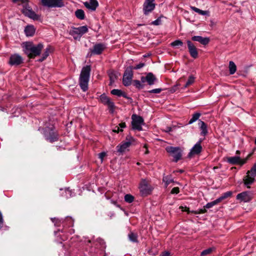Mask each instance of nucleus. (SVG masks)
Wrapping results in <instances>:
<instances>
[{
  "instance_id": "1",
  "label": "nucleus",
  "mask_w": 256,
  "mask_h": 256,
  "mask_svg": "<svg viewBox=\"0 0 256 256\" xmlns=\"http://www.w3.org/2000/svg\"><path fill=\"white\" fill-rule=\"evenodd\" d=\"M24 48L25 53L30 58H33L40 55L44 46L41 43L34 45L31 42H26L24 44Z\"/></svg>"
},
{
  "instance_id": "2",
  "label": "nucleus",
  "mask_w": 256,
  "mask_h": 256,
  "mask_svg": "<svg viewBox=\"0 0 256 256\" xmlns=\"http://www.w3.org/2000/svg\"><path fill=\"white\" fill-rule=\"evenodd\" d=\"M90 70L91 68L90 66L83 67L81 70L79 78V84L84 92L86 91L88 89Z\"/></svg>"
},
{
  "instance_id": "3",
  "label": "nucleus",
  "mask_w": 256,
  "mask_h": 256,
  "mask_svg": "<svg viewBox=\"0 0 256 256\" xmlns=\"http://www.w3.org/2000/svg\"><path fill=\"white\" fill-rule=\"evenodd\" d=\"M88 32V28L86 26L78 28L72 27L69 31V34L71 35L74 40H80L82 36Z\"/></svg>"
},
{
  "instance_id": "4",
  "label": "nucleus",
  "mask_w": 256,
  "mask_h": 256,
  "mask_svg": "<svg viewBox=\"0 0 256 256\" xmlns=\"http://www.w3.org/2000/svg\"><path fill=\"white\" fill-rule=\"evenodd\" d=\"M44 136L46 139L50 142H56L58 140V134L54 130V127H46L44 130Z\"/></svg>"
},
{
  "instance_id": "5",
  "label": "nucleus",
  "mask_w": 256,
  "mask_h": 256,
  "mask_svg": "<svg viewBox=\"0 0 256 256\" xmlns=\"http://www.w3.org/2000/svg\"><path fill=\"white\" fill-rule=\"evenodd\" d=\"M256 176V162L254 164L250 170L248 171L246 176L244 178V184L248 188H250V185L252 184Z\"/></svg>"
},
{
  "instance_id": "6",
  "label": "nucleus",
  "mask_w": 256,
  "mask_h": 256,
  "mask_svg": "<svg viewBox=\"0 0 256 256\" xmlns=\"http://www.w3.org/2000/svg\"><path fill=\"white\" fill-rule=\"evenodd\" d=\"M132 125L134 130H142V126L144 124L143 118L136 114H132Z\"/></svg>"
},
{
  "instance_id": "7",
  "label": "nucleus",
  "mask_w": 256,
  "mask_h": 256,
  "mask_svg": "<svg viewBox=\"0 0 256 256\" xmlns=\"http://www.w3.org/2000/svg\"><path fill=\"white\" fill-rule=\"evenodd\" d=\"M166 151L174 158V161L177 162L182 158V150L179 147L167 146Z\"/></svg>"
},
{
  "instance_id": "8",
  "label": "nucleus",
  "mask_w": 256,
  "mask_h": 256,
  "mask_svg": "<svg viewBox=\"0 0 256 256\" xmlns=\"http://www.w3.org/2000/svg\"><path fill=\"white\" fill-rule=\"evenodd\" d=\"M254 198V193L251 191H245L236 195V198L240 202H248Z\"/></svg>"
},
{
  "instance_id": "9",
  "label": "nucleus",
  "mask_w": 256,
  "mask_h": 256,
  "mask_svg": "<svg viewBox=\"0 0 256 256\" xmlns=\"http://www.w3.org/2000/svg\"><path fill=\"white\" fill-rule=\"evenodd\" d=\"M132 137L130 136L126 138V141L122 142L119 145L116 146L117 152L120 154H122L124 152L128 150V148L132 144Z\"/></svg>"
},
{
  "instance_id": "10",
  "label": "nucleus",
  "mask_w": 256,
  "mask_h": 256,
  "mask_svg": "<svg viewBox=\"0 0 256 256\" xmlns=\"http://www.w3.org/2000/svg\"><path fill=\"white\" fill-rule=\"evenodd\" d=\"M64 0H42V4L49 8H62L64 6Z\"/></svg>"
},
{
  "instance_id": "11",
  "label": "nucleus",
  "mask_w": 256,
  "mask_h": 256,
  "mask_svg": "<svg viewBox=\"0 0 256 256\" xmlns=\"http://www.w3.org/2000/svg\"><path fill=\"white\" fill-rule=\"evenodd\" d=\"M133 77V72L128 67L126 68L124 74L122 83L124 86H128L131 84Z\"/></svg>"
},
{
  "instance_id": "12",
  "label": "nucleus",
  "mask_w": 256,
  "mask_h": 256,
  "mask_svg": "<svg viewBox=\"0 0 256 256\" xmlns=\"http://www.w3.org/2000/svg\"><path fill=\"white\" fill-rule=\"evenodd\" d=\"M22 12L28 18L34 20H38L40 18V16L35 13L32 9L26 4L24 6L22 10Z\"/></svg>"
},
{
  "instance_id": "13",
  "label": "nucleus",
  "mask_w": 256,
  "mask_h": 256,
  "mask_svg": "<svg viewBox=\"0 0 256 256\" xmlns=\"http://www.w3.org/2000/svg\"><path fill=\"white\" fill-rule=\"evenodd\" d=\"M139 188L142 194L147 195L152 191L151 186L148 184V181L146 179H143L141 180Z\"/></svg>"
},
{
  "instance_id": "14",
  "label": "nucleus",
  "mask_w": 256,
  "mask_h": 256,
  "mask_svg": "<svg viewBox=\"0 0 256 256\" xmlns=\"http://www.w3.org/2000/svg\"><path fill=\"white\" fill-rule=\"evenodd\" d=\"M100 100L102 103L106 105L112 112H114V104L108 96L104 94H101L100 96Z\"/></svg>"
},
{
  "instance_id": "15",
  "label": "nucleus",
  "mask_w": 256,
  "mask_h": 256,
  "mask_svg": "<svg viewBox=\"0 0 256 256\" xmlns=\"http://www.w3.org/2000/svg\"><path fill=\"white\" fill-rule=\"evenodd\" d=\"M154 0H146L143 5V11L145 15H148L155 8Z\"/></svg>"
},
{
  "instance_id": "16",
  "label": "nucleus",
  "mask_w": 256,
  "mask_h": 256,
  "mask_svg": "<svg viewBox=\"0 0 256 256\" xmlns=\"http://www.w3.org/2000/svg\"><path fill=\"white\" fill-rule=\"evenodd\" d=\"M22 58L17 54H14L10 56L8 64L10 66H17L23 62Z\"/></svg>"
},
{
  "instance_id": "17",
  "label": "nucleus",
  "mask_w": 256,
  "mask_h": 256,
  "mask_svg": "<svg viewBox=\"0 0 256 256\" xmlns=\"http://www.w3.org/2000/svg\"><path fill=\"white\" fill-rule=\"evenodd\" d=\"M202 139L200 138L199 140L194 146L191 148L190 152L188 154V156L192 157L193 156L198 154L202 150V146L201 143Z\"/></svg>"
},
{
  "instance_id": "18",
  "label": "nucleus",
  "mask_w": 256,
  "mask_h": 256,
  "mask_svg": "<svg viewBox=\"0 0 256 256\" xmlns=\"http://www.w3.org/2000/svg\"><path fill=\"white\" fill-rule=\"evenodd\" d=\"M106 48V45L103 43L96 44L94 46L93 48L90 49L92 54H100Z\"/></svg>"
},
{
  "instance_id": "19",
  "label": "nucleus",
  "mask_w": 256,
  "mask_h": 256,
  "mask_svg": "<svg viewBox=\"0 0 256 256\" xmlns=\"http://www.w3.org/2000/svg\"><path fill=\"white\" fill-rule=\"evenodd\" d=\"M186 43L188 44V48L190 56L194 58H197L198 56V52L196 46L191 41L189 40L186 41Z\"/></svg>"
},
{
  "instance_id": "20",
  "label": "nucleus",
  "mask_w": 256,
  "mask_h": 256,
  "mask_svg": "<svg viewBox=\"0 0 256 256\" xmlns=\"http://www.w3.org/2000/svg\"><path fill=\"white\" fill-rule=\"evenodd\" d=\"M248 158L242 160L238 156H234L228 158V162L232 164H240L242 165L246 162Z\"/></svg>"
},
{
  "instance_id": "21",
  "label": "nucleus",
  "mask_w": 256,
  "mask_h": 256,
  "mask_svg": "<svg viewBox=\"0 0 256 256\" xmlns=\"http://www.w3.org/2000/svg\"><path fill=\"white\" fill-rule=\"evenodd\" d=\"M84 4L86 8L92 11H94L98 6L97 0H90L89 2H84Z\"/></svg>"
},
{
  "instance_id": "22",
  "label": "nucleus",
  "mask_w": 256,
  "mask_h": 256,
  "mask_svg": "<svg viewBox=\"0 0 256 256\" xmlns=\"http://www.w3.org/2000/svg\"><path fill=\"white\" fill-rule=\"evenodd\" d=\"M192 40L194 41L198 42L203 45H206L210 42V39L208 38H203L198 36H192Z\"/></svg>"
},
{
  "instance_id": "23",
  "label": "nucleus",
  "mask_w": 256,
  "mask_h": 256,
  "mask_svg": "<svg viewBox=\"0 0 256 256\" xmlns=\"http://www.w3.org/2000/svg\"><path fill=\"white\" fill-rule=\"evenodd\" d=\"M36 32V28L32 25L27 26L24 28V32L27 36H32Z\"/></svg>"
},
{
  "instance_id": "24",
  "label": "nucleus",
  "mask_w": 256,
  "mask_h": 256,
  "mask_svg": "<svg viewBox=\"0 0 256 256\" xmlns=\"http://www.w3.org/2000/svg\"><path fill=\"white\" fill-rule=\"evenodd\" d=\"M198 124L201 131L200 134L203 136L206 135L208 132L207 126L205 122L202 120H199Z\"/></svg>"
},
{
  "instance_id": "25",
  "label": "nucleus",
  "mask_w": 256,
  "mask_h": 256,
  "mask_svg": "<svg viewBox=\"0 0 256 256\" xmlns=\"http://www.w3.org/2000/svg\"><path fill=\"white\" fill-rule=\"evenodd\" d=\"M146 82L149 85H152L156 80V76L152 72L148 73L146 76Z\"/></svg>"
},
{
  "instance_id": "26",
  "label": "nucleus",
  "mask_w": 256,
  "mask_h": 256,
  "mask_svg": "<svg viewBox=\"0 0 256 256\" xmlns=\"http://www.w3.org/2000/svg\"><path fill=\"white\" fill-rule=\"evenodd\" d=\"M76 16L80 20H83L85 18V14L84 11L82 9H78L75 12Z\"/></svg>"
},
{
  "instance_id": "27",
  "label": "nucleus",
  "mask_w": 256,
  "mask_h": 256,
  "mask_svg": "<svg viewBox=\"0 0 256 256\" xmlns=\"http://www.w3.org/2000/svg\"><path fill=\"white\" fill-rule=\"evenodd\" d=\"M110 80V84H112L117 78V74L114 70L110 71L108 73Z\"/></svg>"
},
{
  "instance_id": "28",
  "label": "nucleus",
  "mask_w": 256,
  "mask_h": 256,
  "mask_svg": "<svg viewBox=\"0 0 256 256\" xmlns=\"http://www.w3.org/2000/svg\"><path fill=\"white\" fill-rule=\"evenodd\" d=\"M111 94L113 95L117 96H124L126 98V94L124 92L120 90L114 89L111 91Z\"/></svg>"
},
{
  "instance_id": "29",
  "label": "nucleus",
  "mask_w": 256,
  "mask_h": 256,
  "mask_svg": "<svg viewBox=\"0 0 256 256\" xmlns=\"http://www.w3.org/2000/svg\"><path fill=\"white\" fill-rule=\"evenodd\" d=\"M229 71L230 74H234L236 70V66L234 62L232 61H230L229 62Z\"/></svg>"
},
{
  "instance_id": "30",
  "label": "nucleus",
  "mask_w": 256,
  "mask_h": 256,
  "mask_svg": "<svg viewBox=\"0 0 256 256\" xmlns=\"http://www.w3.org/2000/svg\"><path fill=\"white\" fill-rule=\"evenodd\" d=\"M201 116V114L200 112H195L194 114L192 116V118H190V120L188 122V124H193L194 122H196L197 120H198L200 117Z\"/></svg>"
},
{
  "instance_id": "31",
  "label": "nucleus",
  "mask_w": 256,
  "mask_h": 256,
  "mask_svg": "<svg viewBox=\"0 0 256 256\" xmlns=\"http://www.w3.org/2000/svg\"><path fill=\"white\" fill-rule=\"evenodd\" d=\"M128 238L130 241L133 242H138V234L133 232H130L128 234Z\"/></svg>"
},
{
  "instance_id": "32",
  "label": "nucleus",
  "mask_w": 256,
  "mask_h": 256,
  "mask_svg": "<svg viewBox=\"0 0 256 256\" xmlns=\"http://www.w3.org/2000/svg\"><path fill=\"white\" fill-rule=\"evenodd\" d=\"M215 250H216V248L214 247L209 248L206 250H202L201 252L200 256H205L206 255L210 254L213 252H214Z\"/></svg>"
},
{
  "instance_id": "33",
  "label": "nucleus",
  "mask_w": 256,
  "mask_h": 256,
  "mask_svg": "<svg viewBox=\"0 0 256 256\" xmlns=\"http://www.w3.org/2000/svg\"><path fill=\"white\" fill-rule=\"evenodd\" d=\"M50 47L46 48L45 50L44 53L42 54V58L38 60L39 62H42L44 61L46 58L49 56L50 53Z\"/></svg>"
},
{
  "instance_id": "34",
  "label": "nucleus",
  "mask_w": 256,
  "mask_h": 256,
  "mask_svg": "<svg viewBox=\"0 0 256 256\" xmlns=\"http://www.w3.org/2000/svg\"><path fill=\"white\" fill-rule=\"evenodd\" d=\"M166 187H167L170 183L174 182L173 179L170 176H164L162 179Z\"/></svg>"
},
{
  "instance_id": "35",
  "label": "nucleus",
  "mask_w": 256,
  "mask_h": 256,
  "mask_svg": "<svg viewBox=\"0 0 256 256\" xmlns=\"http://www.w3.org/2000/svg\"><path fill=\"white\" fill-rule=\"evenodd\" d=\"M190 8L193 11L198 13L202 15V16L207 15L208 14V11L201 10L195 6H190Z\"/></svg>"
},
{
  "instance_id": "36",
  "label": "nucleus",
  "mask_w": 256,
  "mask_h": 256,
  "mask_svg": "<svg viewBox=\"0 0 256 256\" xmlns=\"http://www.w3.org/2000/svg\"><path fill=\"white\" fill-rule=\"evenodd\" d=\"M232 195V192L230 191L227 192H226L224 193L220 197L218 198V200L219 202H222V200L228 198V197H230Z\"/></svg>"
},
{
  "instance_id": "37",
  "label": "nucleus",
  "mask_w": 256,
  "mask_h": 256,
  "mask_svg": "<svg viewBox=\"0 0 256 256\" xmlns=\"http://www.w3.org/2000/svg\"><path fill=\"white\" fill-rule=\"evenodd\" d=\"M195 78L193 76H190L188 78V79L185 85L184 86V88H187L190 85L192 84L194 82Z\"/></svg>"
},
{
  "instance_id": "38",
  "label": "nucleus",
  "mask_w": 256,
  "mask_h": 256,
  "mask_svg": "<svg viewBox=\"0 0 256 256\" xmlns=\"http://www.w3.org/2000/svg\"><path fill=\"white\" fill-rule=\"evenodd\" d=\"M218 203H219L218 200V199H216V200H214L212 202H208L207 204H206V205L204 207L206 208H212L214 206L217 204Z\"/></svg>"
},
{
  "instance_id": "39",
  "label": "nucleus",
  "mask_w": 256,
  "mask_h": 256,
  "mask_svg": "<svg viewBox=\"0 0 256 256\" xmlns=\"http://www.w3.org/2000/svg\"><path fill=\"white\" fill-rule=\"evenodd\" d=\"M170 45L173 47L182 46L183 42L181 40H177L172 42Z\"/></svg>"
},
{
  "instance_id": "40",
  "label": "nucleus",
  "mask_w": 256,
  "mask_h": 256,
  "mask_svg": "<svg viewBox=\"0 0 256 256\" xmlns=\"http://www.w3.org/2000/svg\"><path fill=\"white\" fill-rule=\"evenodd\" d=\"M134 200V197L130 194H126L124 196V200L128 202V203H131Z\"/></svg>"
},
{
  "instance_id": "41",
  "label": "nucleus",
  "mask_w": 256,
  "mask_h": 256,
  "mask_svg": "<svg viewBox=\"0 0 256 256\" xmlns=\"http://www.w3.org/2000/svg\"><path fill=\"white\" fill-rule=\"evenodd\" d=\"M144 64L142 62H140L138 64H136V66H130L128 68L132 70V71L133 70H138L142 67H144Z\"/></svg>"
},
{
  "instance_id": "42",
  "label": "nucleus",
  "mask_w": 256,
  "mask_h": 256,
  "mask_svg": "<svg viewBox=\"0 0 256 256\" xmlns=\"http://www.w3.org/2000/svg\"><path fill=\"white\" fill-rule=\"evenodd\" d=\"M133 84L134 86L136 88H142V87L140 82L138 80H134L133 81Z\"/></svg>"
},
{
  "instance_id": "43",
  "label": "nucleus",
  "mask_w": 256,
  "mask_h": 256,
  "mask_svg": "<svg viewBox=\"0 0 256 256\" xmlns=\"http://www.w3.org/2000/svg\"><path fill=\"white\" fill-rule=\"evenodd\" d=\"M66 221L67 222H68V226H72L74 225V220L72 219L70 217H66Z\"/></svg>"
},
{
  "instance_id": "44",
  "label": "nucleus",
  "mask_w": 256,
  "mask_h": 256,
  "mask_svg": "<svg viewBox=\"0 0 256 256\" xmlns=\"http://www.w3.org/2000/svg\"><path fill=\"white\" fill-rule=\"evenodd\" d=\"M162 23L160 18H158L156 20L152 22V24L154 26H158Z\"/></svg>"
},
{
  "instance_id": "45",
  "label": "nucleus",
  "mask_w": 256,
  "mask_h": 256,
  "mask_svg": "<svg viewBox=\"0 0 256 256\" xmlns=\"http://www.w3.org/2000/svg\"><path fill=\"white\" fill-rule=\"evenodd\" d=\"M66 196L68 198L72 196V192L68 188L65 189Z\"/></svg>"
},
{
  "instance_id": "46",
  "label": "nucleus",
  "mask_w": 256,
  "mask_h": 256,
  "mask_svg": "<svg viewBox=\"0 0 256 256\" xmlns=\"http://www.w3.org/2000/svg\"><path fill=\"white\" fill-rule=\"evenodd\" d=\"M162 91V88H155L148 91L150 93L159 94Z\"/></svg>"
},
{
  "instance_id": "47",
  "label": "nucleus",
  "mask_w": 256,
  "mask_h": 256,
  "mask_svg": "<svg viewBox=\"0 0 256 256\" xmlns=\"http://www.w3.org/2000/svg\"><path fill=\"white\" fill-rule=\"evenodd\" d=\"M179 192V188L178 187H174L172 190L170 192L172 194H178Z\"/></svg>"
},
{
  "instance_id": "48",
  "label": "nucleus",
  "mask_w": 256,
  "mask_h": 256,
  "mask_svg": "<svg viewBox=\"0 0 256 256\" xmlns=\"http://www.w3.org/2000/svg\"><path fill=\"white\" fill-rule=\"evenodd\" d=\"M106 156V153L105 152H102L98 154V158L100 159L102 162H103V159Z\"/></svg>"
},
{
  "instance_id": "49",
  "label": "nucleus",
  "mask_w": 256,
  "mask_h": 256,
  "mask_svg": "<svg viewBox=\"0 0 256 256\" xmlns=\"http://www.w3.org/2000/svg\"><path fill=\"white\" fill-rule=\"evenodd\" d=\"M13 2H21L22 4H24L26 5L28 3V0H12Z\"/></svg>"
},
{
  "instance_id": "50",
  "label": "nucleus",
  "mask_w": 256,
  "mask_h": 256,
  "mask_svg": "<svg viewBox=\"0 0 256 256\" xmlns=\"http://www.w3.org/2000/svg\"><path fill=\"white\" fill-rule=\"evenodd\" d=\"M113 132L118 133L120 131H122V129L120 130V127L118 126H115V128L112 130Z\"/></svg>"
},
{
  "instance_id": "51",
  "label": "nucleus",
  "mask_w": 256,
  "mask_h": 256,
  "mask_svg": "<svg viewBox=\"0 0 256 256\" xmlns=\"http://www.w3.org/2000/svg\"><path fill=\"white\" fill-rule=\"evenodd\" d=\"M170 255V252L168 251L162 252L159 256H169Z\"/></svg>"
},
{
  "instance_id": "52",
  "label": "nucleus",
  "mask_w": 256,
  "mask_h": 256,
  "mask_svg": "<svg viewBox=\"0 0 256 256\" xmlns=\"http://www.w3.org/2000/svg\"><path fill=\"white\" fill-rule=\"evenodd\" d=\"M126 124L125 122H121L120 124H119V127L120 128H126Z\"/></svg>"
},
{
  "instance_id": "53",
  "label": "nucleus",
  "mask_w": 256,
  "mask_h": 256,
  "mask_svg": "<svg viewBox=\"0 0 256 256\" xmlns=\"http://www.w3.org/2000/svg\"><path fill=\"white\" fill-rule=\"evenodd\" d=\"M180 208L182 209V211H187L188 212L189 209L186 207L184 208L183 206H180Z\"/></svg>"
},
{
  "instance_id": "54",
  "label": "nucleus",
  "mask_w": 256,
  "mask_h": 256,
  "mask_svg": "<svg viewBox=\"0 0 256 256\" xmlns=\"http://www.w3.org/2000/svg\"><path fill=\"white\" fill-rule=\"evenodd\" d=\"M141 82L142 83L146 82V76L145 77L144 76H142L141 77Z\"/></svg>"
},
{
  "instance_id": "55",
  "label": "nucleus",
  "mask_w": 256,
  "mask_h": 256,
  "mask_svg": "<svg viewBox=\"0 0 256 256\" xmlns=\"http://www.w3.org/2000/svg\"><path fill=\"white\" fill-rule=\"evenodd\" d=\"M144 148L146 149V151H145V152H144V154H148L149 153V151H148V148H147V146H146V144H145V145L144 146Z\"/></svg>"
},
{
  "instance_id": "56",
  "label": "nucleus",
  "mask_w": 256,
  "mask_h": 256,
  "mask_svg": "<svg viewBox=\"0 0 256 256\" xmlns=\"http://www.w3.org/2000/svg\"><path fill=\"white\" fill-rule=\"evenodd\" d=\"M205 212H206V210H200V213H204Z\"/></svg>"
},
{
  "instance_id": "57",
  "label": "nucleus",
  "mask_w": 256,
  "mask_h": 256,
  "mask_svg": "<svg viewBox=\"0 0 256 256\" xmlns=\"http://www.w3.org/2000/svg\"><path fill=\"white\" fill-rule=\"evenodd\" d=\"M171 130V128H168V130H166V132H170Z\"/></svg>"
},
{
  "instance_id": "58",
  "label": "nucleus",
  "mask_w": 256,
  "mask_h": 256,
  "mask_svg": "<svg viewBox=\"0 0 256 256\" xmlns=\"http://www.w3.org/2000/svg\"><path fill=\"white\" fill-rule=\"evenodd\" d=\"M56 220V218H52V222H54V220Z\"/></svg>"
},
{
  "instance_id": "59",
  "label": "nucleus",
  "mask_w": 256,
  "mask_h": 256,
  "mask_svg": "<svg viewBox=\"0 0 256 256\" xmlns=\"http://www.w3.org/2000/svg\"><path fill=\"white\" fill-rule=\"evenodd\" d=\"M180 173H182V172H184V170H180Z\"/></svg>"
},
{
  "instance_id": "60",
  "label": "nucleus",
  "mask_w": 256,
  "mask_h": 256,
  "mask_svg": "<svg viewBox=\"0 0 256 256\" xmlns=\"http://www.w3.org/2000/svg\"><path fill=\"white\" fill-rule=\"evenodd\" d=\"M236 154H240V151L237 150V151H236Z\"/></svg>"
}]
</instances>
